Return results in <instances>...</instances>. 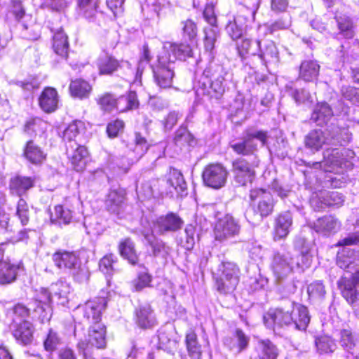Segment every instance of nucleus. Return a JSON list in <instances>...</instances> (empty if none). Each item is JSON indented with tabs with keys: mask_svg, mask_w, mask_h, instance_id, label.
<instances>
[{
	"mask_svg": "<svg viewBox=\"0 0 359 359\" xmlns=\"http://www.w3.org/2000/svg\"><path fill=\"white\" fill-rule=\"evenodd\" d=\"M53 260L58 269L70 273L76 281L82 283L88 279V271L81 266L75 252L57 251L53 254Z\"/></svg>",
	"mask_w": 359,
	"mask_h": 359,
	"instance_id": "obj_1",
	"label": "nucleus"
},
{
	"mask_svg": "<svg viewBox=\"0 0 359 359\" xmlns=\"http://www.w3.org/2000/svg\"><path fill=\"white\" fill-rule=\"evenodd\" d=\"M240 270L233 262H223L214 275L215 287L221 294L233 292L239 283Z\"/></svg>",
	"mask_w": 359,
	"mask_h": 359,
	"instance_id": "obj_2",
	"label": "nucleus"
},
{
	"mask_svg": "<svg viewBox=\"0 0 359 359\" xmlns=\"http://www.w3.org/2000/svg\"><path fill=\"white\" fill-rule=\"evenodd\" d=\"M209 74L210 70L204 71L198 81L197 93H199L198 91L201 90L202 94L218 99L225 91V76H227V73L220 68L219 71L212 74L210 77Z\"/></svg>",
	"mask_w": 359,
	"mask_h": 359,
	"instance_id": "obj_3",
	"label": "nucleus"
},
{
	"mask_svg": "<svg viewBox=\"0 0 359 359\" xmlns=\"http://www.w3.org/2000/svg\"><path fill=\"white\" fill-rule=\"evenodd\" d=\"M250 198L256 212L254 218H251L250 222L255 224L272 213L274 205L273 199L270 191L264 189H252Z\"/></svg>",
	"mask_w": 359,
	"mask_h": 359,
	"instance_id": "obj_4",
	"label": "nucleus"
},
{
	"mask_svg": "<svg viewBox=\"0 0 359 359\" xmlns=\"http://www.w3.org/2000/svg\"><path fill=\"white\" fill-rule=\"evenodd\" d=\"M266 139L267 135L265 132L250 129L244 132L242 140L231 142L230 147L238 155H254L257 151V142L259 141L264 146Z\"/></svg>",
	"mask_w": 359,
	"mask_h": 359,
	"instance_id": "obj_5",
	"label": "nucleus"
},
{
	"mask_svg": "<svg viewBox=\"0 0 359 359\" xmlns=\"http://www.w3.org/2000/svg\"><path fill=\"white\" fill-rule=\"evenodd\" d=\"M353 154L352 151L343 149L339 151L337 149H327L324 152V159L320 162L312 163L311 167L316 169H323L325 172H340L344 167L348 166V161L344 158V155Z\"/></svg>",
	"mask_w": 359,
	"mask_h": 359,
	"instance_id": "obj_6",
	"label": "nucleus"
},
{
	"mask_svg": "<svg viewBox=\"0 0 359 359\" xmlns=\"http://www.w3.org/2000/svg\"><path fill=\"white\" fill-rule=\"evenodd\" d=\"M88 341H79L77 348L84 359H88L90 348H103L106 346V327L102 323L92 325L88 330Z\"/></svg>",
	"mask_w": 359,
	"mask_h": 359,
	"instance_id": "obj_7",
	"label": "nucleus"
},
{
	"mask_svg": "<svg viewBox=\"0 0 359 359\" xmlns=\"http://www.w3.org/2000/svg\"><path fill=\"white\" fill-rule=\"evenodd\" d=\"M271 269L276 279L281 282L295 273L294 257L288 252H276L273 257Z\"/></svg>",
	"mask_w": 359,
	"mask_h": 359,
	"instance_id": "obj_8",
	"label": "nucleus"
},
{
	"mask_svg": "<svg viewBox=\"0 0 359 359\" xmlns=\"http://www.w3.org/2000/svg\"><path fill=\"white\" fill-rule=\"evenodd\" d=\"M258 7L259 1H257V3L253 5V10L249 11L245 9L241 11L236 16L233 17L232 20L229 21L225 29L227 34L233 40L239 39L243 35L247 22L255 20V13Z\"/></svg>",
	"mask_w": 359,
	"mask_h": 359,
	"instance_id": "obj_9",
	"label": "nucleus"
},
{
	"mask_svg": "<svg viewBox=\"0 0 359 359\" xmlns=\"http://www.w3.org/2000/svg\"><path fill=\"white\" fill-rule=\"evenodd\" d=\"M258 163H250L243 158H237L232 161L231 172L235 182L240 186L252 183L255 176V167Z\"/></svg>",
	"mask_w": 359,
	"mask_h": 359,
	"instance_id": "obj_10",
	"label": "nucleus"
},
{
	"mask_svg": "<svg viewBox=\"0 0 359 359\" xmlns=\"http://www.w3.org/2000/svg\"><path fill=\"white\" fill-rule=\"evenodd\" d=\"M173 65L168 55H159L157 64L153 67L155 82L161 88L172 86L174 76Z\"/></svg>",
	"mask_w": 359,
	"mask_h": 359,
	"instance_id": "obj_11",
	"label": "nucleus"
},
{
	"mask_svg": "<svg viewBox=\"0 0 359 359\" xmlns=\"http://www.w3.org/2000/svg\"><path fill=\"white\" fill-rule=\"evenodd\" d=\"M229 172L220 163L207 165L203 172V180L205 184L212 189H218L224 187Z\"/></svg>",
	"mask_w": 359,
	"mask_h": 359,
	"instance_id": "obj_12",
	"label": "nucleus"
},
{
	"mask_svg": "<svg viewBox=\"0 0 359 359\" xmlns=\"http://www.w3.org/2000/svg\"><path fill=\"white\" fill-rule=\"evenodd\" d=\"M241 226L238 221L231 215H225L219 219L214 229L215 238L217 241H224L231 238L240 232Z\"/></svg>",
	"mask_w": 359,
	"mask_h": 359,
	"instance_id": "obj_13",
	"label": "nucleus"
},
{
	"mask_svg": "<svg viewBox=\"0 0 359 359\" xmlns=\"http://www.w3.org/2000/svg\"><path fill=\"white\" fill-rule=\"evenodd\" d=\"M106 305L107 300L104 297H97L86 302L83 305L79 306L76 311L81 313L89 323L95 325L101 323L102 313Z\"/></svg>",
	"mask_w": 359,
	"mask_h": 359,
	"instance_id": "obj_14",
	"label": "nucleus"
},
{
	"mask_svg": "<svg viewBox=\"0 0 359 359\" xmlns=\"http://www.w3.org/2000/svg\"><path fill=\"white\" fill-rule=\"evenodd\" d=\"M334 140H335L334 137H331V130L329 129L313 130L305 136L304 144L306 148L317 151L324 146L332 147V141H334Z\"/></svg>",
	"mask_w": 359,
	"mask_h": 359,
	"instance_id": "obj_15",
	"label": "nucleus"
},
{
	"mask_svg": "<svg viewBox=\"0 0 359 359\" xmlns=\"http://www.w3.org/2000/svg\"><path fill=\"white\" fill-rule=\"evenodd\" d=\"M265 325L276 331V329L292 325V318L290 315V311L283 309H270L263 316Z\"/></svg>",
	"mask_w": 359,
	"mask_h": 359,
	"instance_id": "obj_16",
	"label": "nucleus"
},
{
	"mask_svg": "<svg viewBox=\"0 0 359 359\" xmlns=\"http://www.w3.org/2000/svg\"><path fill=\"white\" fill-rule=\"evenodd\" d=\"M344 202V196L337 191H322L312 196L310 203L313 208L320 210L327 206H341Z\"/></svg>",
	"mask_w": 359,
	"mask_h": 359,
	"instance_id": "obj_17",
	"label": "nucleus"
},
{
	"mask_svg": "<svg viewBox=\"0 0 359 359\" xmlns=\"http://www.w3.org/2000/svg\"><path fill=\"white\" fill-rule=\"evenodd\" d=\"M341 227L338 218L332 215H325L317 219L312 224V228L323 236H330L337 233Z\"/></svg>",
	"mask_w": 359,
	"mask_h": 359,
	"instance_id": "obj_18",
	"label": "nucleus"
},
{
	"mask_svg": "<svg viewBox=\"0 0 359 359\" xmlns=\"http://www.w3.org/2000/svg\"><path fill=\"white\" fill-rule=\"evenodd\" d=\"M192 53V48L189 44L166 42L160 55H168L169 62L174 65L177 59L184 60L191 57Z\"/></svg>",
	"mask_w": 359,
	"mask_h": 359,
	"instance_id": "obj_19",
	"label": "nucleus"
},
{
	"mask_svg": "<svg viewBox=\"0 0 359 359\" xmlns=\"http://www.w3.org/2000/svg\"><path fill=\"white\" fill-rule=\"evenodd\" d=\"M51 294L46 288L42 287L36 295V302L39 304L34 309V312L39 313V318L41 323L49 321L52 316Z\"/></svg>",
	"mask_w": 359,
	"mask_h": 359,
	"instance_id": "obj_20",
	"label": "nucleus"
},
{
	"mask_svg": "<svg viewBox=\"0 0 359 359\" xmlns=\"http://www.w3.org/2000/svg\"><path fill=\"white\" fill-rule=\"evenodd\" d=\"M293 223L290 212L286 211L277 215L273 223V240L285 239L289 234Z\"/></svg>",
	"mask_w": 359,
	"mask_h": 359,
	"instance_id": "obj_21",
	"label": "nucleus"
},
{
	"mask_svg": "<svg viewBox=\"0 0 359 359\" xmlns=\"http://www.w3.org/2000/svg\"><path fill=\"white\" fill-rule=\"evenodd\" d=\"M350 273L351 278L342 277L338 281V286L346 301L349 304H353L356 299L355 285L359 283V269Z\"/></svg>",
	"mask_w": 359,
	"mask_h": 359,
	"instance_id": "obj_22",
	"label": "nucleus"
},
{
	"mask_svg": "<svg viewBox=\"0 0 359 359\" xmlns=\"http://www.w3.org/2000/svg\"><path fill=\"white\" fill-rule=\"evenodd\" d=\"M337 264L348 272L359 269V251L344 248L337 254Z\"/></svg>",
	"mask_w": 359,
	"mask_h": 359,
	"instance_id": "obj_23",
	"label": "nucleus"
},
{
	"mask_svg": "<svg viewBox=\"0 0 359 359\" xmlns=\"http://www.w3.org/2000/svg\"><path fill=\"white\" fill-rule=\"evenodd\" d=\"M182 223V220L179 216L174 213H169L165 216H161L158 218L154 226L155 231L161 234H163L180 229Z\"/></svg>",
	"mask_w": 359,
	"mask_h": 359,
	"instance_id": "obj_24",
	"label": "nucleus"
},
{
	"mask_svg": "<svg viewBox=\"0 0 359 359\" xmlns=\"http://www.w3.org/2000/svg\"><path fill=\"white\" fill-rule=\"evenodd\" d=\"M166 177L168 192L172 195L175 193L178 196H183L185 194L187 183L180 170L170 168Z\"/></svg>",
	"mask_w": 359,
	"mask_h": 359,
	"instance_id": "obj_25",
	"label": "nucleus"
},
{
	"mask_svg": "<svg viewBox=\"0 0 359 359\" xmlns=\"http://www.w3.org/2000/svg\"><path fill=\"white\" fill-rule=\"evenodd\" d=\"M18 266L11 264L8 259H4V250L0 248V284L13 283L17 277Z\"/></svg>",
	"mask_w": 359,
	"mask_h": 359,
	"instance_id": "obj_26",
	"label": "nucleus"
},
{
	"mask_svg": "<svg viewBox=\"0 0 359 359\" xmlns=\"http://www.w3.org/2000/svg\"><path fill=\"white\" fill-rule=\"evenodd\" d=\"M254 351L258 359H277L279 355L277 346L268 339H258Z\"/></svg>",
	"mask_w": 359,
	"mask_h": 359,
	"instance_id": "obj_27",
	"label": "nucleus"
},
{
	"mask_svg": "<svg viewBox=\"0 0 359 359\" xmlns=\"http://www.w3.org/2000/svg\"><path fill=\"white\" fill-rule=\"evenodd\" d=\"M67 153L69 156L71 162L76 171H81L86 166L88 151L83 146L74 144L67 145Z\"/></svg>",
	"mask_w": 359,
	"mask_h": 359,
	"instance_id": "obj_28",
	"label": "nucleus"
},
{
	"mask_svg": "<svg viewBox=\"0 0 359 359\" xmlns=\"http://www.w3.org/2000/svg\"><path fill=\"white\" fill-rule=\"evenodd\" d=\"M257 55L266 67L268 65L276 66L280 60L279 52L275 43L272 41H266L263 44L261 43L260 51Z\"/></svg>",
	"mask_w": 359,
	"mask_h": 359,
	"instance_id": "obj_29",
	"label": "nucleus"
},
{
	"mask_svg": "<svg viewBox=\"0 0 359 359\" xmlns=\"http://www.w3.org/2000/svg\"><path fill=\"white\" fill-rule=\"evenodd\" d=\"M39 103L40 107L45 112L54 111L58 104V95L56 90L51 87H46L39 98Z\"/></svg>",
	"mask_w": 359,
	"mask_h": 359,
	"instance_id": "obj_30",
	"label": "nucleus"
},
{
	"mask_svg": "<svg viewBox=\"0 0 359 359\" xmlns=\"http://www.w3.org/2000/svg\"><path fill=\"white\" fill-rule=\"evenodd\" d=\"M292 318V325L299 330H305L310 322V316L307 308L301 304H293L290 311Z\"/></svg>",
	"mask_w": 359,
	"mask_h": 359,
	"instance_id": "obj_31",
	"label": "nucleus"
},
{
	"mask_svg": "<svg viewBox=\"0 0 359 359\" xmlns=\"http://www.w3.org/2000/svg\"><path fill=\"white\" fill-rule=\"evenodd\" d=\"M23 154L28 161L34 165L41 164L47 156L45 151L32 140L27 142Z\"/></svg>",
	"mask_w": 359,
	"mask_h": 359,
	"instance_id": "obj_32",
	"label": "nucleus"
},
{
	"mask_svg": "<svg viewBox=\"0 0 359 359\" xmlns=\"http://www.w3.org/2000/svg\"><path fill=\"white\" fill-rule=\"evenodd\" d=\"M125 200V191L123 189H111L107 199L106 207L111 213L119 215L122 210Z\"/></svg>",
	"mask_w": 359,
	"mask_h": 359,
	"instance_id": "obj_33",
	"label": "nucleus"
},
{
	"mask_svg": "<svg viewBox=\"0 0 359 359\" xmlns=\"http://www.w3.org/2000/svg\"><path fill=\"white\" fill-rule=\"evenodd\" d=\"M123 63V61L119 62L106 53H102L97 60V66L100 74H111L122 67Z\"/></svg>",
	"mask_w": 359,
	"mask_h": 359,
	"instance_id": "obj_34",
	"label": "nucleus"
},
{
	"mask_svg": "<svg viewBox=\"0 0 359 359\" xmlns=\"http://www.w3.org/2000/svg\"><path fill=\"white\" fill-rule=\"evenodd\" d=\"M135 322L142 328H150L155 325L156 318L149 305H142L136 309Z\"/></svg>",
	"mask_w": 359,
	"mask_h": 359,
	"instance_id": "obj_35",
	"label": "nucleus"
},
{
	"mask_svg": "<svg viewBox=\"0 0 359 359\" xmlns=\"http://www.w3.org/2000/svg\"><path fill=\"white\" fill-rule=\"evenodd\" d=\"M320 65L314 60H304L299 67V77L306 82L316 80L318 76Z\"/></svg>",
	"mask_w": 359,
	"mask_h": 359,
	"instance_id": "obj_36",
	"label": "nucleus"
},
{
	"mask_svg": "<svg viewBox=\"0 0 359 359\" xmlns=\"http://www.w3.org/2000/svg\"><path fill=\"white\" fill-rule=\"evenodd\" d=\"M79 13L89 21H93L98 12L99 0H76Z\"/></svg>",
	"mask_w": 359,
	"mask_h": 359,
	"instance_id": "obj_37",
	"label": "nucleus"
},
{
	"mask_svg": "<svg viewBox=\"0 0 359 359\" xmlns=\"http://www.w3.org/2000/svg\"><path fill=\"white\" fill-rule=\"evenodd\" d=\"M34 185V179L30 177L17 176L11 180L10 189L18 196L25 194Z\"/></svg>",
	"mask_w": 359,
	"mask_h": 359,
	"instance_id": "obj_38",
	"label": "nucleus"
},
{
	"mask_svg": "<svg viewBox=\"0 0 359 359\" xmlns=\"http://www.w3.org/2000/svg\"><path fill=\"white\" fill-rule=\"evenodd\" d=\"M118 251L121 257L127 259L133 265L137 264L138 256L135 248V243L130 238L120 241Z\"/></svg>",
	"mask_w": 359,
	"mask_h": 359,
	"instance_id": "obj_39",
	"label": "nucleus"
},
{
	"mask_svg": "<svg viewBox=\"0 0 359 359\" xmlns=\"http://www.w3.org/2000/svg\"><path fill=\"white\" fill-rule=\"evenodd\" d=\"M34 328L31 323L25 320L20 323L13 331V336L17 341L27 345L32 341Z\"/></svg>",
	"mask_w": 359,
	"mask_h": 359,
	"instance_id": "obj_40",
	"label": "nucleus"
},
{
	"mask_svg": "<svg viewBox=\"0 0 359 359\" xmlns=\"http://www.w3.org/2000/svg\"><path fill=\"white\" fill-rule=\"evenodd\" d=\"M73 219V212L67 207L62 205H56L51 213L50 221L55 224H69Z\"/></svg>",
	"mask_w": 359,
	"mask_h": 359,
	"instance_id": "obj_41",
	"label": "nucleus"
},
{
	"mask_svg": "<svg viewBox=\"0 0 359 359\" xmlns=\"http://www.w3.org/2000/svg\"><path fill=\"white\" fill-rule=\"evenodd\" d=\"M333 114V111L327 103L320 102L315 107L311 118L318 125H323L326 123Z\"/></svg>",
	"mask_w": 359,
	"mask_h": 359,
	"instance_id": "obj_42",
	"label": "nucleus"
},
{
	"mask_svg": "<svg viewBox=\"0 0 359 359\" xmlns=\"http://www.w3.org/2000/svg\"><path fill=\"white\" fill-rule=\"evenodd\" d=\"M138 106L137 96L134 91H130L127 95H121L116 98V110L119 112L137 109Z\"/></svg>",
	"mask_w": 359,
	"mask_h": 359,
	"instance_id": "obj_43",
	"label": "nucleus"
},
{
	"mask_svg": "<svg viewBox=\"0 0 359 359\" xmlns=\"http://www.w3.org/2000/svg\"><path fill=\"white\" fill-rule=\"evenodd\" d=\"M53 48L54 52L62 58H67L69 50L67 36L62 29L59 30L53 36Z\"/></svg>",
	"mask_w": 359,
	"mask_h": 359,
	"instance_id": "obj_44",
	"label": "nucleus"
},
{
	"mask_svg": "<svg viewBox=\"0 0 359 359\" xmlns=\"http://www.w3.org/2000/svg\"><path fill=\"white\" fill-rule=\"evenodd\" d=\"M92 88L90 85L83 79L72 81L69 85V90L72 96L80 99L88 97Z\"/></svg>",
	"mask_w": 359,
	"mask_h": 359,
	"instance_id": "obj_45",
	"label": "nucleus"
},
{
	"mask_svg": "<svg viewBox=\"0 0 359 359\" xmlns=\"http://www.w3.org/2000/svg\"><path fill=\"white\" fill-rule=\"evenodd\" d=\"M144 238L151 247L153 255L155 257H161L165 259L170 252V248L165 243L157 240L153 234H145Z\"/></svg>",
	"mask_w": 359,
	"mask_h": 359,
	"instance_id": "obj_46",
	"label": "nucleus"
},
{
	"mask_svg": "<svg viewBox=\"0 0 359 359\" xmlns=\"http://www.w3.org/2000/svg\"><path fill=\"white\" fill-rule=\"evenodd\" d=\"M261 41L257 39H243L238 46L239 55L243 57L245 55H257L260 51Z\"/></svg>",
	"mask_w": 359,
	"mask_h": 359,
	"instance_id": "obj_47",
	"label": "nucleus"
},
{
	"mask_svg": "<svg viewBox=\"0 0 359 359\" xmlns=\"http://www.w3.org/2000/svg\"><path fill=\"white\" fill-rule=\"evenodd\" d=\"M140 270L137 273V277L132 282L135 291H141L149 287L151 281V276L143 266H140Z\"/></svg>",
	"mask_w": 359,
	"mask_h": 359,
	"instance_id": "obj_48",
	"label": "nucleus"
},
{
	"mask_svg": "<svg viewBox=\"0 0 359 359\" xmlns=\"http://www.w3.org/2000/svg\"><path fill=\"white\" fill-rule=\"evenodd\" d=\"M331 137L335 141H332V147L344 146L351 140V133L346 128H335L331 130Z\"/></svg>",
	"mask_w": 359,
	"mask_h": 359,
	"instance_id": "obj_49",
	"label": "nucleus"
},
{
	"mask_svg": "<svg viewBox=\"0 0 359 359\" xmlns=\"http://www.w3.org/2000/svg\"><path fill=\"white\" fill-rule=\"evenodd\" d=\"M187 348L189 355L193 359H198L201 355V346L197 341L196 334L191 332L188 333L186 336Z\"/></svg>",
	"mask_w": 359,
	"mask_h": 359,
	"instance_id": "obj_50",
	"label": "nucleus"
},
{
	"mask_svg": "<svg viewBox=\"0 0 359 359\" xmlns=\"http://www.w3.org/2000/svg\"><path fill=\"white\" fill-rule=\"evenodd\" d=\"M180 29L182 31V36L185 40H194L198 32L196 24L190 19H187L180 22Z\"/></svg>",
	"mask_w": 359,
	"mask_h": 359,
	"instance_id": "obj_51",
	"label": "nucleus"
},
{
	"mask_svg": "<svg viewBox=\"0 0 359 359\" xmlns=\"http://www.w3.org/2000/svg\"><path fill=\"white\" fill-rule=\"evenodd\" d=\"M174 142L177 146L182 147L187 145L191 146L194 142V140L186 128L180 127L175 132Z\"/></svg>",
	"mask_w": 359,
	"mask_h": 359,
	"instance_id": "obj_52",
	"label": "nucleus"
},
{
	"mask_svg": "<svg viewBox=\"0 0 359 359\" xmlns=\"http://www.w3.org/2000/svg\"><path fill=\"white\" fill-rule=\"evenodd\" d=\"M316 346L320 353H332L337 348L333 339L327 336H323L316 339Z\"/></svg>",
	"mask_w": 359,
	"mask_h": 359,
	"instance_id": "obj_53",
	"label": "nucleus"
},
{
	"mask_svg": "<svg viewBox=\"0 0 359 359\" xmlns=\"http://www.w3.org/2000/svg\"><path fill=\"white\" fill-rule=\"evenodd\" d=\"M307 293L311 299L317 301L325 297L326 291L322 282L315 281L308 285Z\"/></svg>",
	"mask_w": 359,
	"mask_h": 359,
	"instance_id": "obj_54",
	"label": "nucleus"
},
{
	"mask_svg": "<svg viewBox=\"0 0 359 359\" xmlns=\"http://www.w3.org/2000/svg\"><path fill=\"white\" fill-rule=\"evenodd\" d=\"M340 34L345 38L351 39L354 36L353 23L348 17H337Z\"/></svg>",
	"mask_w": 359,
	"mask_h": 359,
	"instance_id": "obj_55",
	"label": "nucleus"
},
{
	"mask_svg": "<svg viewBox=\"0 0 359 359\" xmlns=\"http://www.w3.org/2000/svg\"><path fill=\"white\" fill-rule=\"evenodd\" d=\"M81 126L80 121H74L70 123L63 133V140L69 143L68 145L76 143L74 140L79 133V127Z\"/></svg>",
	"mask_w": 359,
	"mask_h": 359,
	"instance_id": "obj_56",
	"label": "nucleus"
},
{
	"mask_svg": "<svg viewBox=\"0 0 359 359\" xmlns=\"http://www.w3.org/2000/svg\"><path fill=\"white\" fill-rule=\"evenodd\" d=\"M204 47L206 51L212 53L215 43L218 38V32L215 28L209 27L204 29Z\"/></svg>",
	"mask_w": 359,
	"mask_h": 359,
	"instance_id": "obj_57",
	"label": "nucleus"
},
{
	"mask_svg": "<svg viewBox=\"0 0 359 359\" xmlns=\"http://www.w3.org/2000/svg\"><path fill=\"white\" fill-rule=\"evenodd\" d=\"M97 103L103 111L111 112L116 109V97L111 93H104L99 97Z\"/></svg>",
	"mask_w": 359,
	"mask_h": 359,
	"instance_id": "obj_58",
	"label": "nucleus"
},
{
	"mask_svg": "<svg viewBox=\"0 0 359 359\" xmlns=\"http://www.w3.org/2000/svg\"><path fill=\"white\" fill-rule=\"evenodd\" d=\"M116 259V256L113 254H109L103 257L99 263L100 271L105 274H111L114 271V264Z\"/></svg>",
	"mask_w": 359,
	"mask_h": 359,
	"instance_id": "obj_59",
	"label": "nucleus"
},
{
	"mask_svg": "<svg viewBox=\"0 0 359 359\" xmlns=\"http://www.w3.org/2000/svg\"><path fill=\"white\" fill-rule=\"evenodd\" d=\"M341 93L344 98L354 104L359 105V88L344 86L341 88Z\"/></svg>",
	"mask_w": 359,
	"mask_h": 359,
	"instance_id": "obj_60",
	"label": "nucleus"
},
{
	"mask_svg": "<svg viewBox=\"0 0 359 359\" xmlns=\"http://www.w3.org/2000/svg\"><path fill=\"white\" fill-rule=\"evenodd\" d=\"M134 141L135 146L133 149V152L135 154V156L139 158L142 156L147 151L149 145L147 144V140L139 133H135Z\"/></svg>",
	"mask_w": 359,
	"mask_h": 359,
	"instance_id": "obj_61",
	"label": "nucleus"
},
{
	"mask_svg": "<svg viewBox=\"0 0 359 359\" xmlns=\"http://www.w3.org/2000/svg\"><path fill=\"white\" fill-rule=\"evenodd\" d=\"M312 263V256L310 253H301L299 257L294 258V268L296 272H303L309 268Z\"/></svg>",
	"mask_w": 359,
	"mask_h": 359,
	"instance_id": "obj_62",
	"label": "nucleus"
},
{
	"mask_svg": "<svg viewBox=\"0 0 359 359\" xmlns=\"http://www.w3.org/2000/svg\"><path fill=\"white\" fill-rule=\"evenodd\" d=\"M195 229L192 225L187 226L184 230V237L182 244L186 250H191L195 244Z\"/></svg>",
	"mask_w": 359,
	"mask_h": 359,
	"instance_id": "obj_63",
	"label": "nucleus"
},
{
	"mask_svg": "<svg viewBox=\"0 0 359 359\" xmlns=\"http://www.w3.org/2000/svg\"><path fill=\"white\" fill-rule=\"evenodd\" d=\"M29 208L25 200L20 198L17 205V215L22 225H26L29 221Z\"/></svg>",
	"mask_w": 359,
	"mask_h": 359,
	"instance_id": "obj_64",
	"label": "nucleus"
}]
</instances>
